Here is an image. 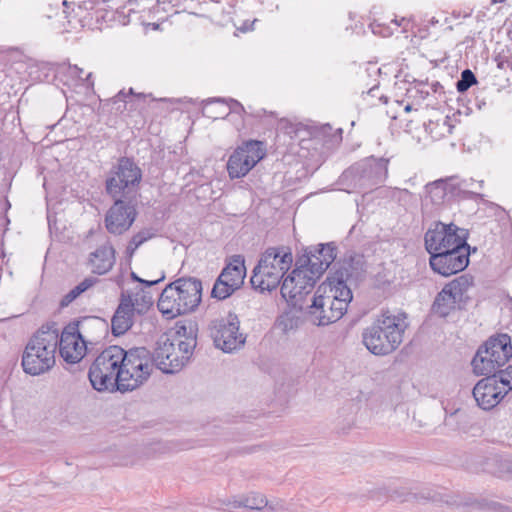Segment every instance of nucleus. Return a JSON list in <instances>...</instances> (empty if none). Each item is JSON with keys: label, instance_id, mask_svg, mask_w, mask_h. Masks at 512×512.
I'll use <instances>...</instances> for the list:
<instances>
[{"label": "nucleus", "instance_id": "16", "mask_svg": "<svg viewBox=\"0 0 512 512\" xmlns=\"http://www.w3.org/2000/svg\"><path fill=\"white\" fill-rule=\"evenodd\" d=\"M210 334L216 347L224 352H232L245 343V337L239 333V320L235 314L213 321Z\"/></svg>", "mask_w": 512, "mask_h": 512}, {"label": "nucleus", "instance_id": "13", "mask_svg": "<svg viewBox=\"0 0 512 512\" xmlns=\"http://www.w3.org/2000/svg\"><path fill=\"white\" fill-rule=\"evenodd\" d=\"M266 155L263 143L249 140L238 146L227 162V172L231 179L246 176Z\"/></svg>", "mask_w": 512, "mask_h": 512}, {"label": "nucleus", "instance_id": "26", "mask_svg": "<svg viewBox=\"0 0 512 512\" xmlns=\"http://www.w3.org/2000/svg\"><path fill=\"white\" fill-rule=\"evenodd\" d=\"M336 258V247L332 243L320 244L309 252L305 265L320 277Z\"/></svg>", "mask_w": 512, "mask_h": 512}, {"label": "nucleus", "instance_id": "17", "mask_svg": "<svg viewBox=\"0 0 512 512\" xmlns=\"http://www.w3.org/2000/svg\"><path fill=\"white\" fill-rule=\"evenodd\" d=\"M472 285V279L466 275L455 278L436 296L433 303V312L440 317H446L463 300L464 294Z\"/></svg>", "mask_w": 512, "mask_h": 512}, {"label": "nucleus", "instance_id": "10", "mask_svg": "<svg viewBox=\"0 0 512 512\" xmlns=\"http://www.w3.org/2000/svg\"><path fill=\"white\" fill-rule=\"evenodd\" d=\"M473 388V397L483 410L496 407L512 390V365L494 375H485Z\"/></svg>", "mask_w": 512, "mask_h": 512}, {"label": "nucleus", "instance_id": "21", "mask_svg": "<svg viewBox=\"0 0 512 512\" xmlns=\"http://www.w3.org/2000/svg\"><path fill=\"white\" fill-rule=\"evenodd\" d=\"M153 100L151 94L136 93L133 88H129L127 91L122 89L115 96L107 99L104 106H110V110L116 114H122L125 111L141 113L145 110L147 104Z\"/></svg>", "mask_w": 512, "mask_h": 512}, {"label": "nucleus", "instance_id": "15", "mask_svg": "<svg viewBox=\"0 0 512 512\" xmlns=\"http://www.w3.org/2000/svg\"><path fill=\"white\" fill-rule=\"evenodd\" d=\"M245 277L244 257L241 255L232 256L217 278L211 292L212 296L220 300L228 298L243 285Z\"/></svg>", "mask_w": 512, "mask_h": 512}, {"label": "nucleus", "instance_id": "20", "mask_svg": "<svg viewBox=\"0 0 512 512\" xmlns=\"http://www.w3.org/2000/svg\"><path fill=\"white\" fill-rule=\"evenodd\" d=\"M114 199V204L109 208L105 216V227L109 233L121 235L132 226L137 213L132 204L125 202L121 198Z\"/></svg>", "mask_w": 512, "mask_h": 512}, {"label": "nucleus", "instance_id": "12", "mask_svg": "<svg viewBox=\"0 0 512 512\" xmlns=\"http://www.w3.org/2000/svg\"><path fill=\"white\" fill-rule=\"evenodd\" d=\"M468 232L454 223L437 221L426 231L424 236L427 252L434 255L449 249L459 248L467 244Z\"/></svg>", "mask_w": 512, "mask_h": 512}, {"label": "nucleus", "instance_id": "4", "mask_svg": "<svg viewBox=\"0 0 512 512\" xmlns=\"http://www.w3.org/2000/svg\"><path fill=\"white\" fill-rule=\"evenodd\" d=\"M406 327L404 313H383L375 324L364 330L363 343L375 355L389 354L402 342Z\"/></svg>", "mask_w": 512, "mask_h": 512}, {"label": "nucleus", "instance_id": "3", "mask_svg": "<svg viewBox=\"0 0 512 512\" xmlns=\"http://www.w3.org/2000/svg\"><path fill=\"white\" fill-rule=\"evenodd\" d=\"M202 299V283L196 278H179L168 284L159 296L157 307L168 319L193 312Z\"/></svg>", "mask_w": 512, "mask_h": 512}, {"label": "nucleus", "instance_id": "27", "mask_svg": "<svg viewBox=\"0 0 512 512\" xmlns=\"http://www.w3.org/2000/svg\"><path fill=\"white\" fill-rule=\"evenodd\" d=\"M130 300L120 299V304L111 320L112 333L116 336L123 335L133 324L134 310Z\"/></svg>", "mask_w": 512, "mask_h": 512}, {"label": "nucleus", "instance_id": "37", "mask_svg": "<svg viewBox=\"0 0 512 512\" xmlns=\"http://www.w3.org/2000/svg\"><path fill=\"white\" fill-rule=\"evenodd\" d=\"M216 99H217V98H212V99H208V100H206V101H205V103H204L203 108H204L206 105H208L209 107H211V109H212L211 111H212L213 113H221V112H222V108L220 107V104H219V103L215 102V100H216Z\"/></svg>", "mask_w": 512, "mask_h": 512}, {"label": "nucleus", "instance_id": "28", "mask_svg": "<svg viewBox=\"0 0 512 512\" xmlns=\"http://www.w3.org/2000/svg\"><path fill=\"white\" fill-rule=\"evenodd\" d=\"M84 70L77 65H69L64 72V83L74 90L82 89L85 92L94 90L92 72L83 76Z\"/></svg>", "mask_w": 512, "mask_h": 512}, {"label": "nucleus", "instance_id": "33", "mask_svg": "<svg viewBox=\"0 0 512 512\" xmlns=\"http://www.w3.org/2000/svg\"><path fill=\"white\" fill-rule=\"evenodd\" d=\"M152 236H153V234L149 230H143V231H140V232L136 233L135 235H133L130 242H132L134 244V246L139 247L144 242L151 239Z\"/></svg>", "mask_w": 512, "mask_h": 512}, {"label": "nucleus", "instance_id": "8", "mask_svg": "<svg viewBox=\"0 0 512 512\" xmlns=\"http://www.w3.org/2000/svg\"><path fill=\"white\" fill-rule=\"evenodd\" d=\"M469 183L458 176H448L429 182L424 187L422 206L439 208L455 199L480 197L479 193L468 190Z\"/></svg>", "mask_w": 512, "mask_h": 512}, {"label": "nucleus", "instance_id": "32", "mask_svg": "<svg viewBox=\"0 0 512 512\" xmlns=\"http://www.w3.org/2000/svg\"><path fill=\"white\" fill-rule=\"evenodd\" d=\"M476 82L477 80L473 72L466 69L461 73V79L457 82L456 87L459 92H465Z\"/></svg>", "mask_w": 512, "mask_h": 512}, {"label": "nucleus", "instance_id": "14", "mask_svg": "<svg viewBox=\"0 0 512 512\" xmlns=\"http://www.w3.org/2000/svg\"><path fill=\"white\" fill-rule=\"evenodd\" d=\"M140 168L129 158H121L116 170L106 180V190L113 198L129 194L141 181Z\"/></svg>", "mask_w": 512, "mask_h": 512}, {"label": "nucleus", "instance_id": "43", "mask_svg": "<svg viewBox=\"0 0 512 512\" xmlns=\"http://www.w3.org/2000/svg\"><path fill=\"white\" fill-rule=\"evenodd\" d=\"M506 0H492V3H503L505 2Z\"/></svg>", "mask_w": 512, "mask_h": 512}, {"label": "nucleus", "instance_id": "41", "mask_svg": "<svg viewBox=\"0 0 512 512\" xmlns=\"http://www.w3.org/2000/svg\"><path fill=\"white\" fill-rule=\"evenodd\" d=\"M442 126L448 133H451V127L446 125V121L443 122Z\"/></svg>", "mask_w": 512, "mask_h": 512}, {"label": "nucleus", "instance_id": "19", "mask_svg": "<svg viewBox=\"0 0 512 512\" xmlns=\"http://www.w3.org/2000/svg\"><path fill=\"white\" fill-rule=\"evenodd\" d=\"M83 325H68L61 334L58 332L59 353L67 363H78L87 353V342L80 331Z\"/></svg>", "mask_w": 512, "mask_h": 512}, {"label": "nucleus", "instance_id": "38", "mask_svg": "<svg viewBox=\"0 0 512 512\" xmlns=\"http://www.w3.org/2000/svg\"><path fill=\"white\" fill-rule=\"evenodd\" d=\"M391 24L394 25L395 29H398L399 27H403V30L407 29V26L409 25V21L405 18H401L400 20H397L396 18L391 20Z\"/></svg>", "mask_w": 512, "mask_h": 512}, {"label": "nucleus", "instance_id": "9", "mask_svg": "<svg viewBox=\"0 0 512 512\" xmlns=\"http://www.w3.org/2000/svg\"><path fill=\"white\" fill-rule=\"evenodd\" d=\"M121 347L110 346L103 350L93 361L89 369V380L97 391H120Z\"/></svg>", "mask_w": 512, "mask_h": 512}, {"label": "nucleus", "instance_id": "11", "mask_svg": "<svg viewBox=\"0 0 512 512\" xmlns=\"http://www.w3.org/2000/svg\"><path fill=\"white\" fill-rule=\"evenodd\" d=\"M319 278L305 264L296 265L283 279L281 295L292 306L302 309L305 298L313 291Z\"/></svg>", "mask_w": 512, "mask_h": 512}, {"label": "nucleus", "instance_id": "42", "mask_svg": "<svg viewBox=\"0 0 512 512\" xmlns=\"http://www.w3.org/2000/svg\"><path fill=\"white\" fill-rule=\"evenodd\" d=\"M478 185H479V188L482 189L484 186V181L483 180L478 181Z\"/></svg>", "mask_w": 512, "mask_h": 512}, {"label": "nucleus", "instance_id": "25", "mask_svg": "<svg viewBox=\"0 0 512 512\" xmlns=\"http://www.w3.org/2000/svg\"><path fill=\"white\" fill-rule=\"evenodd\" d=\"M115 262L116 251L110 242H105L89 253L86 266L92 274L101 276L110 272Z\"/></svg>", "mask_w": 512, "mask_h": 512}, {"label": "nucleus", "instance_id": "6", "mask_svg": "<svg viewBox=\"0 0 512 512\" xmlns=\"http://www.w3.org/2000/svg\"><path fill=\"white\" fill-rule=\"evenodd\" d=\"M512 358L511 338L507 334L491 336L480 346L471 365L476 375H494Z\"/></svg>", "mask_w": 512, "mask_h": 512}, {"label": "nucleus", "instance_id": "24", "mask_svg": "<svg viewBox=\"0 0 512 512\" xmlns=\"http://www.w3.org/2000/svg\"><path fill=\"white\" fill-rule=\"evenodd\" d=\"M132 278L136 281H138L141 284H144V287L135 288L132 291H125L122 292L121 297L124 300H130L131 308L139 313H145L147 312L154 303V296L150 290V288L160 282L164 276H162L159 279L146 281L141 278H139L134 272L131 274Z\"/></svg>", "mask_w": 512, "mask_h": 512}, {"label": "nucleus", "instance_id": "35", "mask_svg": "<svg viewBox=\"0 0 512 512\" xmlns=\"http://www.w3.org/2000/svg\"><path fill=\"white\" fill-rule=\"evenodd\" d=\"M98 280L92 276L86 277L83 281H81L79 284H77L75 287L79 291L80 294L84 293L91 287H93Z\"/></svg>", "mask_w": 512, "mask_h": 512}, {"label": "nucleus", "instance_id": "23", "mask_svg": "<svg viewBox=\"0 0 512 512\" xmlns=\"http://www.w3.org/2000/svg\"><path fill=\"white\" fill-rule=\"evenodd\" d=\"M176 350V346L169 339L160 341L152 355L155 366L164 373H175L183 367V356Z\"/></svg>", "mask_w": 512, "mask_h": 512}, {"label": "nucleus", "instance_id": "40", "mask_svg": "<svg viewBox=\"0 0 512 512\" xmlns=\"http://www.w3.org/2000/svg\"><path fill=\"white\" fill-rule=\"evenodd\" d=\"M173 6H179L183 0H167Z\"/></svg>", "mask_w": 512, "mask_h": 512}, {"label": "nucleus", "instance_id": "22", "mask_svg": "<svg viewBox=\"0 0 512 512\" xmlns=\"http://www.w3.org/2000/svg\"><path fill=\"white\" fill-rule=\"evenodd\" d=\"M388 159L372 158L353 168L351 173L358 178L361 187L371 188L382 184L388 177Z\"/></svg>", "mask_w": 512, "mask_h": 512}, {"label": "nucleus", "instance_id": "31", "mask_svg": "<svg viewBox=\"0 0 512 512\" xmlns=\"http://www.w3.org/2000/svg\"><path fill=\"white\" fill-rule=\"evenodd\" d=\"M195 346H196V341H195V339H192V338H187L185 340H180L178 342V344L176 346V350L181 353L180 356H183V364L184 365L190 359Z\"/></svg>", "mask_w": 512, "mask_h": 512}, {"label": "nucleus", "instance_id": "7", "mask_svg": "<svg viewBox=\"0 0 512 512\" xmlns=\"http://www.w3.org/2000/svg\"><path fill=\"white\" fill-rule=\"evenodd\" d=\"M120 391H132L141 386L150 377L154 361L152 354L145 347L129 350L121 348L120 354Z\"/></svg>", "mask_w": 512, "mask_h": 512}, {"label": "nucleus", "instance_id": "29", "mask_svg": "<svg viewBox=\"0 0 512 512\" xmlns=\"http://www.w3.org/2000/svg\"><path fill=\"white\" fill-rule=\"evenodd\" d=\"M267 505V500L260 493H251L239 499L233 498L225 504L226 510L229 512H238L240 509L248 508L261 510Z\"/></svg>", "mask_w": 512, "mask_h": 512}, {"label": "nucleus", "instance_id": "18", "mask_svg": "<svg viewBox=\"0 0 512 512\" xmlns=\"http://www.w3.org/2000/svg\"><path fill=\"white\" fill-rule=\"evenodd\" d=\"M470 247L468 244L459 248L438 252L430 256L429 264L433 271L443 276H450L463 271L469 263Z\"/></svg>", "mask_w": 512, "mask_h": 512}, {"label": "nucleus", "instance_id": "34", "mask_svg": "<svg viewBox=\"0 0 512 512\" xmlns=\"http://www.w3.org/2000/svg\"><path fill=\"white\" fill-rule=\"evenodd\" d=\"M370 26L374 34H379L383 37H388L394 33V29L391 27H384V24L378 23L377 21H374Z\"/></svg>", "mask_w": 512, "mask_h": 512}, {"label": "nucleus", "instance_id": "2", "mask_svg": "<svg viewBox=\"0 0 512 512\" xmlns=\"http://www.w3.org/2000/svg\"><path fill=\"white\" fill-rule=\"evenodd\" d=\"M58 329L55 324L43 325L29 339L22 354L23 371L31 376L49 372L56 362Z\"/></svg>", "mask_w": 512, "mask_h": 512}, {"label": "nucleus", "instance_id": "30", "mask_svg": "<svg viewBox=\"0 0 512 512\" xmlns=\"http://www.w3.org/2000/svg\"><path fill=\"white\" fill-rule=\"evenodd\" d=\"M215 102L220 104V107L222 108L221 113H213L211 110V107L206 105L203 108V115L207 118L216 120L220 118H225L231 113H236L240 116H243L246 111L244 106L238 102L235 99L229 98V99H216Z\"/></svg>", "mask_w": 512, "mask_h": 512}, {"label": "nucleus", "instance_id": "5", "mask_svg": "<svg viewBox=\"0 0 512 512\" xmlns=\"http://www.w3.org/2000/svg\"><path fill=\"white\" fill-rule=\"evenodd\" d=\"M292 263L293 255L290 248L285 246L267 248L261 253L253 269L250 280L252 286L261 292L276 289Z\"/></svg>", "mask_w": 512, "mask_h": 512}, {"label": "nucleus", "instance_id": "39", "mask_svg": "<svg viewBox=\"0 0 512 512\" xmlns=\"http://www.w3.org/2000/svg\"><path fill=\"white\" fill-rule=\"evenodd\" d=\"M137 246H134V244L132 242L129 241L127 247H126V254L129 256V257H132L133 254L135 253V251L137 250Z\"/></svg>", "mask_w": 512, "mask_h": 512}, {"label": "nucleus", "instance_id": "36", "mask_svg": "<svg viewBox=\"0 0 512 512\" xmlns=\"http://www.w3.org/2000/svg\"><path fill=\"white\" fill-rule=\"evenodd\" d=\"M81 294L79 293V291L77 290L76 287H74L73 289H71L61 300V306H67L69 305L71 302H73L78 296H80Z\"/></svg>", "mask_w": 512, "mask_h": 512}, {"label": "nucleus", "instance_id": "1", "mask_svg": "<svg viewBox=\"0 0 512 512\" xmlns=\"http://www.w3.org/2000/svg\"><path fill=\"white\" fill-rule=\"evenodd\" d=\"M352 297L350 288L341 277H328L317 288L309 306L310 321L317 326H326L338 321L347 311Z\"/></svg>", "mask_w": 512, "mask_h": 512}]
</instances>
